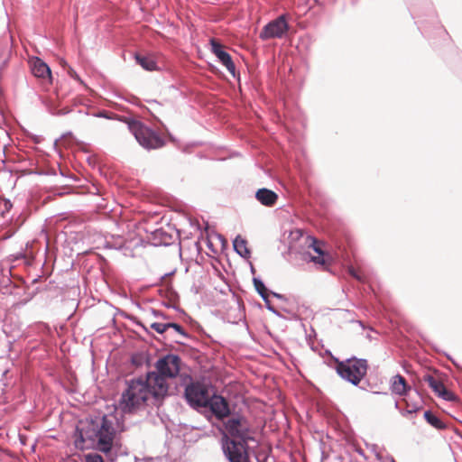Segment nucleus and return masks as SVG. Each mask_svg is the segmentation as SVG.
<instances>
[{
  "instance_id": "f257e3e1",
  "label": "nucleus",
  "mask_w": 462,
  "mask_h": 462,
  "mask_svg": "<svg viewBox=\"0 0 462 462\" xmlns=\"http://www.w3.org/2000/svg\"><path fill=\"white\" fill-rule=\"evenodd\" d=\"M166 396V387L162 379L153 374L145 379L138 378L127 383L119 402L125 413H132L148 404L159 405Z\"/></svg>"
},
{
  "instance_id": "f03ea898",
  "label": "nucleus",
  "mask_w": 462,
  "mask_h": 462,
  "mask_svg": "<svg viewBox=\"0 0 462 462\" xmlns=\"http://www.w3.org/2000/svg\"><path fill=\"white\" fill-rule=\"evenodd\" d=\"M365 359L350 358L346 361H337L336 370L345 380L357 385L367 373Z\"/></svg>"
},
{
  "instance_id": "7ed1b4c3",
  "label": "nucleus",
  "mask_w": 462,
  "mask_h": 462,
  "mask_svg": "<svg viewBox=\"0 0 462 462\" xmlns=\"http://www.w3.org/2000/svg\"><path fill=\"white\" fill-rule=\"evenodd\" d=\"M129 128L140 145L147 150L159 149L165 145L164 139L159 134L140 121H133Z\"/></svg>"
},
{
  "instance_id": "20e7f679",
  "label": "nucleus",
  "mask_w": 462,
  "mask_h": 462,
  "mask_svg": "<svg viewBox=\"0 0 462 462\" xmlns=\"http://www.w3.org/2000/svg\"><path fill=\"white\" fill-rule=\"evenodd\" d=\"M305 245L309 250L313 251V254L307 253L310 262L315 263L320 271H328L333 259L331 254L324 249L325 243L314 236H308Z\"/></svg>"
},
{
  "instance_id": "39448f33",
  "label": "nucleus",
  "mask_w": 462,
  "mask_h": 462,
  "mask_svg": "<svg viewBox=\"0 0 462 462\" xmlns=\"http://www.w3.org/2000/svg\"><path fill=\"white\" fill-rule=\"evenodd\" d=\"M156 372H150L147 375H155L162 379L168 393L169 385L166 379L174 378L180 373V358L176 355H167L160 358L155 364Z\"/></svg>"
},
{
  "instance_id": "423d86ee",
  "label": "nucleus",
  "mask_w": 462,
  "mask_h": 462,
  "mask_svg": "<svg viewBox=\"0 0 462 462\" xmlns=\"http://www.w3.org/2000/svg\"><path fill=\"white\" fill-rule=\"evenodd\" d=\"M95 436L97 438V448L105 454H108L116 444V431L112 421L107 420L106 417H103Z\"/></svg>"
},
{
  "instance_id": "0eeeda50",
  "label": "nucleus",
  "mask_w": 462,
  "mask_h": 462,
  "mask_svg": "<svg viewBox=\"0 0 462 462\" xmlns=\"http://www.w3.org/2000/svg\"><path fill=\"white\" fill-rule=\"evenodd\" d=\"M185 398L193 408L208 407L209 393L208 386L200 382H192L185 388Z\"/></svg>"
},
{
  "instance_id": "6e6552de",
  "label": "nucleus",
  "mask_w": 462,
  "mask_h": 462,
  "mask_svg": "<svg viewBox=\"0 0 462 462\" xmlns=\"http://www.w3.org/2000/svg\"><path fill=\"white\" fill-rule=\"evenodd\" d=\"M444 380L445 375L438 371L425 374L422 376V381L428 383L429 387L431 388L437 396L448 402L457 401V395L445 386Z\"/></svg>"
},
{
  "instance_id": "1a4fd4ad",
  "label": "nucleus",
  "mask_w": 462,
  "mask_h": 462,
  "mask_svg": "<svg viewBox=\"0 0 462 462\" xmlns=\"http://www.w3.org/2000/svg\"><path fill=\"white\" fill-rule=\"evenodd\" d=\"M226 432L240 442L253 440L252 430L248 420L244 417H232L225 424Z\"/></svg>"
},
{
  "instance_id": "9d476101",
  "label": "nucleus",
  "mask_w": 462,
  "mask_h": 462,
  "mask_svg": "<svg viewBox=\"0 0 462 462\" xmlns=\"http://www.w3.org/2000/svg\"><path fill=\"white\" fill-rule=\"evenodd\" d=\"M247 443L248 442H240L236 439H231L227 436H225L223 449L229 462L250 461L247 451Z\"/></svg>"
},
{
  "instance_id": "9b49d317",
  "label": "nucleus",
  "mask_w": 462,
  "mask_h": 462,
  "mask_svg": "<svg viewBox=\"0 0 462 462\" xmlns=\"http://www.w3.org/2000/svg\"><path fill=\"white\" fill-rule=\"evenodd\" d=\"M289 30V24L284 14L280 15L276 19L269 22L263 27L259 37L263 41L270 39L282 38Z\"/></svg>"
},
{
  "instance_id": "f8f14e48",
  "label": "nucleus",
  "mask_w": 462,
  "mask_h": 462,
  "mask_svg": "<svg viewBox=\"0 0 462 462\" xmlns=\"http://www.w3.org/2000/svg\"><path fill=\"white\" fill-rule=\"evenodd\" d=\"M31 70L34 77L41 79L43 84L52 83L50 67L40 58L34 57L30 60Z\"/></svg>"
},
{
  "instance_id": "ddd939ff",
  "label": "nucleus",
  "mask_w": 462,
  "mask_h": 462,
  "mask_svg": "<svg viewBox=\"0 0 462 462\" xmlns=\"http://www.w3.org/2000/svg\"><path fill=\"white\" fill-rule=\"evenodd\" d=\"M208 407L210 408L213 414L218 419L226 418L230 413L227 401L219 395L209 397Z\"/></svg>"
},
{
  "instance_id": "4468645a",
  "label": "nucleus",
  "mask_w": 462,
  "mask_h": 462,
  "mask_svg": "<svg viewBox=\"0 0 462 462\" xmlns=\"http://www.w3.org/2000/svg\"><path fill=\"white\" fill-rule=\"evenodd\" d=\"M211 46L213 53L217 57L219 61L226 68L230 73L235 74L236 66L231 59V56L223 50L222 44H220L215 39H212Z\"/></svg>"
},
{
  "instance_id": "2eb2a0df",
  "label": "nucleus",
  "mask_w": 462,
  "mask_h": 462,
  "mask_svg": "<svg viewBox=\"0 0 462 462\" xmlns=\"http://www.w3.org/2000/svg\"><path fill=\"white\" fill-rule=\"evenodd\" d=\"M255 198L263 206L272 207L277 202L278 195L271 189L263 188L256 191Z\"/></svg>"
},
{
  "instance_id": "dca6fc26",
  "label": "nucleus",
  "mask_w": 462,
  "mask_h": 462,
  "mask_svg": "<svg viewBox=\"0 0 462 462\" xmlns=\"http://www.w3.org/2000/svg\"><path fill=\"white\" fill-rule=\"evenodd\" d=\"M391 390L394 394L404 395L410 390L405 378L401 374H396L391 379Z\"/></svg>"
},
{
  "instance_id": "f3484780",
  "label": "nucleus",
  "mask_w": 462,
  "mask_h": 462,
  "mask_svg": "<svg viewBox=\"0 0 462 462\" xmlns=\"http://www.w3.org/2000/svg\"><path fill=\"white\" fill-rule=\"evenodd\" d=\"M234 248L243 257L250 256V250L247 248V241L241 236H237L234 240Z\"/></svg>"
},
{
  "instance_id": "a211bd4d",
  "label": "nucleus",
  "mask_w": 462,
  "mask_h": 462,
  "mask_svg": "<svg viewBox=\"0 0 462 462\" xmlns=\"http://www.w3.org/2000/svg\"><path fill=\"white\" fill-rule=\"evenodd\" d=\"M135 60L146 70L152 71L157 69V64L155 60L150 56H142L140 54H136Z\"/></svg>"
},
{
  "instance_id": "6ab92c4d",
  "label": "nucleus",
  "mask_w": 462,
  "mask_h": 462,
  "mask_svg": "<svg viewBox=\"0 0 462 462\" xmlns=\"http://www.w3.org/2000/svg\"><path fill=\"white\" fill-rule=\"evenodd\" d=\"M424 418L429 424H430L432 427L438 430H442L446 428L445 423L430 411H426L424 412Z\"/></svg>"
},
{
  "instance_id": "aec40b11",
  "label": "nucleus",
  "mask_w": 462,
  "mask_h": 462,
  "mask_svg": "<svg viewBox=\"0 0 462 462\" xmlns=\"http://www.w3.org/2000/svg\"><path fill=\"white\" fill-rule=\"evenodd\" d=\"M10 50L6 46H0V71L5 68L10 59Z\"/></svg>"
},
{
  "instance_id": "412c9836",
  "label": "nucleus",
  "mask_w": 462,
  "mask_h": 462,
  "mask_svg": "<svg viewBox=\"0 0 462 462\" xmlns=\"http://www.w3.org/2000/svg\"><path fill=\"white\" fill-rule=\"evenodd\" d=\"M78 432V436L75 439V446L77 448H79V449H84L86 447H85V439L86 438H91V436H88L86 433H84V430H77Z\"/></svg>"
},
{
  "instance_id": "4be33fe9",
  "label": "nucleus",
  "mask_w": 462,
  "mask_h": 462,
  "mask_svg": "<svg viewBox=\"0 0 462 462\" xmlns=\"http://www.w3.org/2000/svg\"><path fill=\"white\" fill-rule=\"evenodd\" d=\"M254 285L257 292L263 298L267 299L268 293L267 289L264 286L263 282L258 279H254Z\"/></svg>"
},
{
  "instance_id": "5701e85b",
  "label": "nucleus",
  "mask_w": 462,
  "mask_h": 462,
  "mask_svg": "<svg viewBox=\"0 0 462 462\" xmlns=\"http://www.w3.org/2000/svg\"><path fill=\"white\" fill-rule=\"evenodd\" d=\"M151 328L160 334L164 333L169 328L167 326V323H161V322L152 323L151 325Z\"/></svg>"
},
{
  "instance_id": "b1692460",
  "label": "nucleus",
  "mask_w": 462,
  "mask_h": 462,
  "mask_svg": "<svg viewBox=\"0 0 462 462\" xmlns=\"http://www.w3.org/2000/svg\"><path fill=\"white\" fill-rule=\"evenodd\" d=\"M85 462H105L103 457L97 453H90L85 456Z\"/></svg>"
},
{
  "instance_id": "393cba45",
  "label": "nucleus",
  "mask_w": 462,
  "mask_h": 462,
  "mask_svg": "<svg viewBox=\"0 0 462 462\" xmlns=\"http://www.w3.org/2000/svg\"><path fill=\"white\" fill-rule=\"evenodd\" d=\"M168 328H174L179 334L185 335L183 328L177 323H167Z\"/></svg>"
},
{
  "instance_id": "a878e982",
  "label": "nucleus",
  "mask_w": 462,
  "mask_h": 462,
  "mask_svg": "<svg viewBox=\"0 0 462 462\" xmlns=\"http://www.w3.org/2000/svg\"><path fill=\"white\" fill-rule=\"evenodd\" d=\"M348 271H349V273L353 277H355L356 279H357L359 281H362V276L360 275V273L356 270H355L354 267H350Z\"/></svg>"
},
{
  "instance_id": "bb28decb",
  "label": "nucleus",
  "mask_w": 462,
  "mask_h": 462,
  "mask_svg": "<svg viewBox=\"0 0 462 462\" xmlns=\"http://www.w3.org/2000/svg\"><path fill=\"white\" fill-rule=\"evenodd\" d=\"M68 72H69V76H70L71 78H73L74 79H77V80H79V81H80V82H81V80H80V79H79V75L77 74V72H76L73 69L69 68Z\"/></svg>"
},
{
  "instance_id": "cd10ccee",
  "label": "nucleus",
  "mask_w": 462,
  "mask_h": 462,
  "mask_svg": "<svg viewBox=\"0 0 462 462\" xmlns=\"http://www.w3.org/2000/svg\"><path fill=\"white\" fill-rule=\"evenodd\" d=\"M60 64L63 66V67H66L68 64L67 62L64 60H60Z\"/></svg>"
}]
</instances>
